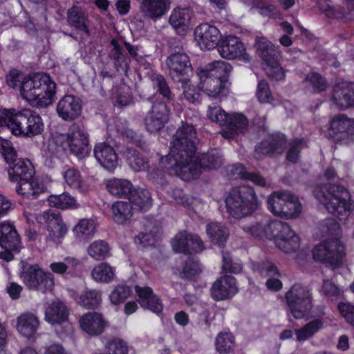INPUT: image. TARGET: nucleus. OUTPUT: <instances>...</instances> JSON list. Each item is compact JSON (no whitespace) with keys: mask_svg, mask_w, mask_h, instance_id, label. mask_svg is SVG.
I'll use <instances>...</instances> for the list:
<instances>
[{"mask_svg":"<svg viewBox=\"0 0 354 354\" xmlns=\"http://www.w3.org/2000/svg\"><path fill=\"white\" fill-rule=\"evenodd\" d=\"M196 141L194 127L183 124L173 136L169 153L160 158L162 166L183 180H189L191 174L198 170V165L193 161Z\"/></svg>","mask_w":354,"mask_h":354,"instance_id":"1","label":"nucleus"},{"mask_svg":"<svg viewBox=\"0 0 354 354\" xmlns=\"http://www.w3.org/2000/svg\"><path fill=\"white\" fill-rule=\"evenodd\" d=\"M0 153L10 165L9 178L18 182L16 191L26 198H37L46 191L44 183L38 178H33L35 168L28 159L17 158V152L11 142L0 138Z\"/></svg>","mask_w":354,"mask_h":354,"instance_id":"2","label":"nucleus"},{"mask_svg":"<svg viewBox=\"0 0 354 354\" xmlns=\"http://www.w3.org/2000/svg\"><path fill=\"white\" fill-rule=\"evenodd\" d=\"M23 98L29 102H36L41 106L52 104L56 90V84L46 75L36 74L24 78L19 86Z\"/></svg>","mask_w":354,"mask_h":354,"instance_id":"3","label":"nucleus"},{"mask_svg":"<svg viewBox=\"0 0 354 354\" xmlns=\"http://www.w3.org/2000/svg\"><path fill=\"white\" fill-rule=\"evenodd\" d=\"M225 202L227 212L236 218L251 215L260 205L254 188L248 185L232 188L227 193Z\"/></svg>","mask_w":354,"mask_h":354,"instance_id":"4","label":"nucleus"},{"mask_svg":"<svg viewBox=\"0 0 354 354\" xmlns=\"http://www.w3.org/2000/svg\"><path fill=\"white\" fill-rule=\"evenodd\" d=\"M231 71L232 66L224 62H217L201 69L198 75L201 88L209 97H218L225 89V82Z\"/></svg>","mask_w":354,"mask_h":354,"instance_id":"5","label":"nucleus"},{"mask_svg":"<svg viewBox=\"0 0 354 354\" xmlns=\"http://www.w3.org/2000/svg\"><path fill=\"white\" fill-rule=\"evenodd\" d=\"M168 45L171 55L167 58L166 62L171 78L176 82H189L193 68L188 55L180 42L175 39L169 40Z\"/></svg>","mask_w":354,"mask_h":354,"instance_id":"6","label":"nucleus"},{"mask_svg":"<svg viewBox=\"0 0 354 354\" xmlns=\"http://www.w3.org/2000/svg\"><path fill=\"white\" fill-rule=\"evenodd\" d=\"M268 206L273 214L287 219L297 217L301 209L298 198L288 191L274 192L268 198Z\"/></svg>","mask_w":354,"mask_h":354,"instance_id":"7","label":"nucleus"},{"mask_svg":"<svg viewBox=\"0 0 354 354\" xmlns=\"http://www.w3.org/2000/svg\"><path fill=\"white\" fill-rule=\"evenodd\" d=\"M286 301L290 313L295 319L307 316L312 308V297L309 290L295 284L286 294Z\"/></svg>","mask_w":354,"mask_h":354,"instance_id":"8","label":"nucleus"},{"mask_svg":"<svg viewBox=\"0 0 354 354\" xmlns=\"http://www.w3.org/2000/svg\"><path fill=\"white\" fill-rule=\"evenodd\" d=\"M20 277L28 289L42 292L51 291L54 279L50 273L44 272L37 265L24 264Z\"/></svg>","mask_w":354,"mask_h":354,"instance_id":"9","label":"nucleus"},{"mask_svg":"<svg viewBox=\"0 0 354 354\" xmlns=\"http://www.w3.org/2000/svg\"><path fill=\"white\" fill-rule=\"evenodd\" d=\"M145 106H151L145 118V125L151 133L160 131L168 121L169 109L165 102L158 100L155 96L147 98L145 102Z\"/></svg>","mask_w":354,"mask_h":354,"instance_id":"10","label":"nucleus"},{"mask_svg":"<svg viewBox=\"0 0 354 354\" xmlns=\"http://www.w3.org/2000/svg\"><path fill=\"white\" fill-rule=\"evenodd\" d=\"M69 309L60 300L52 301L45 310V319L53 326H56V331L60 335L70 334L73 331V326L68 321Z\"/></svg>","mask_w":354,"mask_h":354,"instance_id":"11","label":"nucleus"},{"mask_svg":"<svg viewBox=\"0 0 354 354\" xmlns=\"http://www.w3.org/2000/svg\"><path fill=\"white\" fill-rule=\"evenodd\" d=\"M345 248L338 239H332L321 243L313 250V257L315 261L338 266L345 257Z\"/></svg>","mask_w":354,"mask_h":354,"instance_id":"12","label":"nucleus"},{"mask_svg":"<svg viewBox=\"0 0 354 354\" xmlns=\"http://www.w3.org/2000/svg\"><path fill=\"white\" fill-rule=\"evenodd\" d=\"M325 189L329 196V201L326 203V209L329 213L339 216L350 210V194L345 187L328 183Z\"/></svg>","mask_w":354,"mask_h":354,"instance_id":"13","label":"nucleus"},{"mask_svg":"<svg viewBox=\"0 0 354 354\" xmlns=\"http://www.w3.org/2000/svg\"><path fill=\"white\" fill-rule=\"evenodd\" d=\"M0 246L6 250L0 252V258L7 261L14 258L11 252H19L22 246L15 227L8 222L0 223Z\"/></svg>","mask_w":354,"mask_h":354,"instance_id":"14","label":"nucleus"},{"mask_svg":"<svg viewBox=\"0 0 354 354\" xmlns=\"http://www.w3.org/2000/svg\"><path fill=\"white\" fill-rule=\"evenodd\" d=\"M67 136L68 149L77 158L82 159L88 156V133L83 125L74 123L70 128Z\"/></svg>","mask_w":354,"mask_h":354,"instance_id":"15","label":"nucleus"},{"mask_svg":"<svg viewBox=\"0 0 354 354\" xmlns=\"http://www.w3.org/2000/svg\"><path fill=\"white\" fill-rule=\"evenodd\" d=\"M217 48L225 59L242 58L244 61H250V56L245 53V48L238 37L229 35L221 39Z\"/></svg>","mask_w":354,"mask_h":354,"instance_id":"16","label":"nucleus"},{"mask_svg":"<svg viewBox=\"0 0 354 354\" xmlns=\"http://www.w3.org/2000/svg\"><path fill=\"white\" fill-rule=\"evenodd\" d=\"M329 133L337 140L346 142L353 141L354 120L348 118L344 114L335 116L330 121Z\"/></svg>","mask_w":354,"mask_h":354,"instance_id":"17","label":"nucleus"},{"mask_svg":"<svg viewBox=\"0 0 354 354\" xmlns=\"http://www.w3.org/2000/svg\"><path fill=\"white\" fill-rule=\"evenodd\" d=\"M82 109V100L73 95H64L57 104L58 115L67 122L76 120L80 115Z\"/></svg>","mask_w":354,"mask_h":354,"instance_id":"18","label":"nucleus"},{"mask_svg":"<svg viewBox=\"0 0 354 354\" xmlns=\"http://www.w3.org/2000/svg\"><path fill=\"white\" fill-rule=\"evenodd\" d=\"M194 35L201 48L207 50L218 47L221 40L219 30L207 23L201 24L197 26Z\"/></svg>","mask_w":354,"mask_h":354,"instance_id":"19","label":"nucleus"},{"mask_svg":"<svg viewBox=\"0 0 354 354\" xmlns=\"http://www.w3.org/2000/svg\"><path fill=\"white\" fill-rule=\"evenodd\" d=\"M238 291L235 278L231 275L219 277L210 289L211 296L215 301H221L231 298Z\"/></svg>","mask_w":354,"mask_h":354,"instance_id":"20","label":"nucleus"},{"mask_svg":"<svg viewBox=\"0 0 354 354\" xmlns=\"http://www.w3.org/2000/svg\"><path fill=\"white\" fill-rule=\"evenodd\" d=\"M331 100L342 110L354 106V83L342 82L335 84Z\"/></svg>","mask_w":354,"mask_h":354,"instance_id":"21","label":"nucleus"},{"mask_svg":"<svg viewBox=\"0 0 354 354\" xmlns=\"http://www.w3.org/2000/svg\"><path fill=\"white\" fill-rule=\"evenodd\" d=\"M97 162L108 171H113L118 165V158L113 148L106 142L98 143L94 148Z\"/></svg>","mask_w":354,"mask_h":354,"instance_id":"22","label":"nucleus"},{"mask_svg":"<svg viewBox=\"0 0 354 354\" xmlns=\"http://www.w3.org/2000/svg\"><path fill=\"white\" fill-rule=\"evenodd\" d=\"M286 140L283 134L276 133L268 137L255 148V152L261 155L268 156L274 153L281 154L285 149Z\"/></svg>","mask_w":354,"mask_h":354,"instance_id":"23","label":"nucleus"},{"mask_svg":"<svg viewBox=\"0 0 354 354\" xmlns=\"http://www.w3.org/2000/svg\"><path fill=\"white\" fill-rule=\"evenodd\" d=\"M80 325L82 330L90 336L102 334L106 326V322L102 314L90 312L84 314L80 319Z\"/></svg>","mask_w":354,"mask_h":354,"instance_id":"24","label":"nucleus"},{"mask_svg":"<svg viewBox=\"0 0 354 354\" xmlns=\"http://www.w3.org/2000/svg\"><path fill=\"white\" fill-rule=\"evenodd\" d=\"M170 0H140V11L145 18L156 20L169 9Z\"/></svg>","mask_w":354,"mask_h":354,"instance_id":"25","label":"nucleus"},{"mask_svg":"<svg viewBox=\"0 0 354 354\" xmlns=\"http://www.w3.org/2000/svg\"><path fill=\"white\" fill-rule=\"evenodd\" d=\"M39 321L36 315L27 313L17 318V329L27 339L34 341L36 339Z\"/></svg>","mask_w":354,"mask_h":354,"instance_id":"26","label":"nucleus"},{"mask_svg":"<svg viewBox=\"0 0 354 354\" xmlns=\"http://www.w3.org/2000/svg\"><path fill=\"white\" fill-rule=\"evenodd\" d=\"M135 290L139 297L138 301L142 308L149 309L156 314H159L162 312V302L160 299L153 294L151 288L136 286Z\"/></svg>","mask_w":354,"mask_h":354,"instance_id":"27","label":"nucleus"},{"mask_svg":"<svg viewBox=\"0 0 354 354\" xmlns=\"http://www.w3.org/2000/svg\"><path fill=\"white\" fill-rule=\"evenodd\" d=\"M114 128L115 131L122 138H126L129 142L135 144L143 151L149 150V145L143 139L141 134L129 129L125 122L121 119L114 120Z\"/></svg>","mask_w":354,"mask_h":354,"instance_id":"28","label":"nucleus"},{"mask_svg":"<svg viewBox=\"0 0 354 354\" xmlns=\"http://www.w3.org/2000/svg\"><path fill=\"white\" fill-rule=\"evenodd\" d=\"M248 121L242 114L228 115L225 128L221 131L224 138H233L235 135L243 132L248 127Z\"/></svg>","mask_w":354,"mask_h":354,"instance_id":"29","label":"nucleus"},{"mask_svg":"<svg viewBox=\"0 0 354 354\" xmlns=\"http://www.w3.org/2000/svg\"><path fill=\"white\" fill-rule=\"evenodd\" d=\"M191 12L187 8L174 9L169 19L170 25L179 35H185L190 26Z\"/></svg>","mask_w":354,"mask_h":354,"instance_id":"30","label":"nucleus"},{"mask_svg":"<svg viewBox=\"0 0 354 354\" xmlns=\"http://www.w3.org/2000/svg\"><path fill=\"white\" fill-rule=\"evenodd\" d=\"M255 46L259 56L265 64H274L279 61L280 53L275 46L264 37L257 38Z\"/></svg>","mask_w":354,"mask_h":354,"instance_id":"31","label":"nucleus"},{"mask_svg":"<svg viewBox=\"0 0 354 354\" xmlns=\"http://www.w3.org/2000/svg\"><path fill=\"white\" fill-rule=\"evenodd\" d=\"M193 161L198 165V170L196 173H192L190 178L201 172V169L205 170L216 169L222 165L221 156L214 151L202 154L200 157L193 158Z\"/></svg>","mask_w":354,"mask_h":354,"instance_id":"32","label":"nucleus"},{"mask_svg":"<svg viewBox=\"0 0 354 354\" xmlns=\"http://www.w3.org/2000/svg\"><path fill=\"white\" fill-rule=\"evenodd\" d=\"M31 111L28 109L23 110L17 113H12L11 115V123H10L9 129L15 135H25L28 131L31 116Z\"/></svg>","mask_w":354,"mask_h":354,"instance_id":"33","label":"nucleus"},{"mask_svg":"<svg viewBox=\"0 0 354 354\" xmlns=\"http://www.w3.org/2000/svg\"><path fill=\"white\" fill-rule=\"evenodd\" d=\"M206 232L210 241L220 248L225 245L229 236L228 230L221 223L212 222L206 226Z\"/></svg>","mask_w":354,"mask_h":354,"instance_id":"34","label":"nucleus"},{"mask_svg":"<svg viewBox=\"0 0 354 354\" xmlns=\"http://www.w3.org/2000/svg\"><path fill=\"white\" fill-rule=\"evenodd\" d=\"M113 219L117 224L128 223L133 216V207L129 202L118 201L111 207Z\"/></svg>","mask_w":354,"mask_h":354,"instance_id":"35","label":"nucleus"},{"mask_svg":"<svg viewBox=\"0 0 354 354\" xmlns=\"http://www.w3.org/2000/svg\"><path fill=\"white\" fill-rule=\"evenodd\" d=\"M67 136L65 134H56L47 142L45 153L49 156L59 158L68 150Z\"/></svg>","mask_w":354,"mask_h":354,"instance_id":"36","label":"nucleus"},{"mask_svg":"<svg viewBox=\"0 0 354 354\" xmlns=\"http://www.w3.org/2000/svg\"><path fill=\"white\" fill-rule=\"evenodd\" d=\"M106 188L109 193L119 198H129L133 185L126 179H112L108 181Z\"/></svg>","mask_w":354,"mask_h":354,"instance_id":"37","label":"nucleus"},{"mask_svg":"<svg viewBox=\"0 0 354 354\" xmlns=\"http://www.w3.org/2000/svg\"><path fill=\"white\" fill-rule=\"evenodd\" d=\"M268 233L270 239L273 238L275 243L277 240H283L284 238H290L296 234L288 224L280 221H272L268 223Z\"/></svg>","mask_w":354,"mask_h":354,"instance_id":"38","label":"nucleus"},{"mask_svg":"<svg viewBox=\"0 0 354 354\" xmlns=\"http://www.w3.org/2000/svg\"><path fill=\"white\" fill-rule=\"evenodd\" d=\"M129 203L135 205L140 210L148 208L151 205V196L150 192L145 189H133L129 198Z\"/></svg>","mask_w":354,"mask_h":354,"instance_id":"39","label":"nucleus"},{"mask_svg":"<svg viewBox=\"0 0 354 354\" xmlns=\"http://www.w3.org/2000/svg\"><path fill=\"white\" fill-rule=\"evenodd\" d=\"M153 88L156 90L157 93L162 96L166 100V102H171L174 100V94L165 79V77L160 74H153L151 77Z\"/></svg>","mask_w":354,"mask_h":354,"instance_id":"40","label":"nucleus"},{"mask_svg":"<svg viewBox=\"0 0 354 354\" xmlns=\"http://www.w3.org/2000/svg\"><path fill=\"white\" fill-rule=\"evenodd\" d=\"M123 154L129 165L135 171H143L148 167L147 160L140 156L136 149L128 147L123 151Z\"/></svg>","mask_w":354,"mask_h":354,"instance_id":"41","label":"nucleus"},{"mask_svg":"<svg viewBox=\"0 0 354 354\" xmlns=\"http://www.w3.org/2000/svg\"><path fill=\"white\" fill-rule=\"evenodd\" d=\"M68 21L71 26L89 33L86 24V17L84 12L78 7H73L68 11Z\"/></svg>","mask_w":354,"mask_h":354,"instance_id":"42","label":"nucleus"},{"mask_svg":"<svg viewBox=\"0 0 354 354\" xmlns=\"http://www.w3.org/2000/svg\"><path fill=\"white\" fill-rule=\"evenodd\" d=\"M323 327V322L320 319H315L302 328L295 330L297 340L304 342L313 336L319 330Z\"/></svg>","mask_w":354,"mask_h":354,"instance_id":"43","label":"nucleus"},{"mask_svg":"<svg viewBox=\"0 0 354 354\" xmlns=\"http://www.w3.org/2000/svg\"><path fill=\"white\" fill-rule=\"evenodd\" d=\"M48 201L51 206L60 209L77 208L78 206L75 198L66 192L59 195L50 196L48 198Z\"/></svg>","mask_w":354,"mask_h":354,"instance_id":"44","label":"nucleus"},{"mask_svg":"<svg viewBox=\"0 0 354 354\" xmlns=\"http://www.w3.org/2000/svg\"><path fill=\"white\" fill-rule=\"evenodd\" d=\"M88 254L96 260H102L106 258L110 253V247L107 242L98 240L92 243L87 249Z\"/></svg>","mask_w":354,"mask_h":354,"instance_id":"45","label":"nucleus"},{"mask_svg":"<svg viewBox=\"0 0 354 354\" xmlns=\"http://www.w3.org/2000/svg\"><path fill=\"white\" fill-rule=\"evenodd\" d=\"M94 280L100 282H109L114 277V268L106 263H101L92 270Z\"/></svg>","mask_w":354,"mask_h":354,"instance_id":"46","label":"nucleus"},{"mask_svg":"<svg viewBox=\"0 0 354 354\" xmlns=\"http://www.w3.org/2000/svg\"><path fill=\"white\" fill-rule=\"evenodd\" d=\"M101 301V293L97 290H86L80 297V304L87 308H95Z\"/></svg>","mask_w":354,"mask_h":354,"instance_id":"47","label":"nucleus"},{"mask_svg":"<svg viewBox=\"0 0 354 354\" xmlns=\"http://www.w3.org/2000/svg\"><path fill=\"white\" fill-rule=\"evenodd\" d=\"M189 234L186 231L178 232L172 240V248L176 252L190 254Z\"/></svg>","mask_w":354,"mask_h":354,"instance_id":"48","label":"nucleus"},{"mask_svg":"<svg viewBox=\"0 0 354 354\" xmlns=\"http://www.w3.org/2000/svg\"><path fill=\"white\" fill-rule=\"evenodd\" d=\"M96 225L93 220L81 219L74 227L73 232L77 237L92 236L95 232Z\"/></svg>","mask_w":354,"mask_h":354,"instance_id":"49","label":"nucleus"},{"mask_svg":"<svg viewBox=\"0 0 354 354\" xmlns=\"http://www.w3.org/2000/svg\"><path fill=\"white\" fill-rule=\"evenodd\" d=\"M290 148L286 154V158L292 162H297L301 150L307 147L306 141L304 138H295L290 142Z\"/></svg>","mask_w":354,"mask_h":354,"instance_id":"50","label":"nucleus"},{"mask_svg":"<svg viewBox=\"0 0 354 354\" xmlns=\"http://www.w3.org/2000/svg\"><path fill=\"white\" fill-rule=\"evenodd\" d=\"M131 294L129 286L124 284L118 285L111 293V302L114 305L123 303Z\"/></svg>","mask_w":354,"mask_h":354,"instance_id":"51","label":"nucleus"},{"mask_svg":"<svg viewBox=\"0 0 354 354\" xmlns=\"http://www.w3.org/2000/svg\"><path fill=\"white\" fill-rule=\"evenodd\" d=\"M234 346V339L231 334L220 333L216 339V348L221 354L230 353Z\"/></svg>","mask_w":354,"mask_h":354,"instance_id":"52","label":"nucleus"},{"mask_svg":"<svg viewBox=\"0 0 354 354\" xmlns=\"http://www.w3.org/2000/svg\"><path fill=\"white\" fill-rule=\"evenodd\" d=\"M276 245L277 248L285 253H292L297 251L299 248V238L297 234L292 237H286L284 239L277 240Z\"/></svg>","mask_w":354,"mask_h":354,"instance_id":"53","label":"nucleus"},{"mask_svg":"<svg viewBox=\"0 0 354 354\" xmlns=\"http://www.w3.org/2000/svg\"><path fill=\"white\" fill-rule=\"evenodd\" d=\"M321 292L324 295L332 299H337L342 297L344 293L342 288L328 279L324 280Z\"/></svg>","mask_w":354,"mask_h":354,"instance_id":"54","label":"nucleus"},{"mask_svg":"<svg viewBox=\"0 0 354 354\" xmlns=\"http://www.w3.org/2000/svg\"><path fill=\"white\" fill-rule=\"evenodd\" d=\"M115 104L122 108L133 103V97L130 88L126 85H122L118 87L115 95Z\"/></svg>","mask_w":354,"mask_h":354,"instance_id":"55","label":"nucleus"},{"mask_svg":"<svg viewBox=\"0 0 354 354\" xmlns=\"http://www.w3.org/2000/svg\"><path fill=\"white\" fill-rule=\"evenodd\" d=\"M201 272V266L198 261L189 258L185 264L183 271L180 273L182 279H190Z\"/></svg>","mask_w":354,"mask_h":354,"instance_id":"56","label":"nucleus"},{"mask_svg":"<svg viewBox=\"0 0 354 354\" xmlns=\"http://www.w3.org/2000/svg\"><path fill=\"white\" fill-rule=\"evenodd\" d=\"M208 118L218 124L221 126H225L227 122L228 114L220 106H209L207 112Z\"/></svg>","mask_w":354,"mask_h":354,"instance_id":"57","label":"nucleus"},{"mask_svg":"<svg viewBox=\"0 0 354 354\" xmlns=\"http://www.w3.org/2000/svg\"><path fill=\"white\" fill-rule=\"evenodd\" d=\"M243 230L256 238H262L265 236L270 239L268 233V223L263 225L261 223H257L254 225L244 226Z\"/></svg>","mask_w":354,"mask_h":354,"instance_id":"58","label":"nucleus"},{"mask_svg":"<svg viewBox=\"0 0 354 354\" xmlns=\"http://www.w3.org/2000/svg\"><path fill=\"white\" fill-rule=\"evenodd\" d=\"M66 184L74 189H80L82 186V180L80 172L74 169H68L64 174Z\"/></svg>","mask_w":354,"mask_h":354,"instance_id":"59","label":"nucleus"},{"mask_svg":"<svg viewBox=\"0 0 354 354\" xmlns=\"http://www.w3.org/2000/svg\"><path fill=\"white\" fill-rule=\"evenodd\" d=\"M257 96L261 103H270L273 100L268 84L266 81L262 80L259 82Z\"/></svg>","mask_w":354,"mask_h":354,"instance_id":"60","label":"nucleus"},{"mask_svg":"<svg viewBox=\"0 0 354 354\" xmlns=\"http://www.w3.org/2000/svg\"><path fill=\"white\" fill-rule=\"evenodd\" d=\"M109 57L114 61V66L117 71H119L120 68L124 69L127 67V57L123 49L111 50Z\"/></svg>","mask_w":354,"mask_h":354,"instance_id":"61","label":"nucleus"},{"mask_svg":"<svg viewBox=\"0 0 354 354\" xmlns=\"http://www.w3.org/2000/svg\"><path fill=\"white\" fill-rule=\"evenodd\" d=\"M42 216L48 230L64 224L61 215L58 212L50 209L44 212Z\"/></svg>","mask_w":354,"mask_h":354,"instance_id":"62","label":"nucleus"},{"mask_svg":"<svg viewBox=\"0 0 354 354\" xmlns=\"http://www.w3.org/2000/svg\"><path fill=\"white\" fill-rule=\"evenodd\" d=\"M108 354H127L128 347L121 339H115L106 344Z\"/></svg>","mask_w":354,"mask_h":354,"instance_id":"63","label":"nucleus"},{"mask_svg":"<svg viewBox=\"0 0 354 354\" xmlns=\"http://www.w3.org/2000/svg\"><path fill=\"white\" fill-rule=\"evenodd\" d=\"M338 310L346 321L354 327V306L341 302L338 304Z\"/></svg>","mask_w":354,"mask_h":354,"instance_id":"64","label":"nucleus"}]
</instances>
